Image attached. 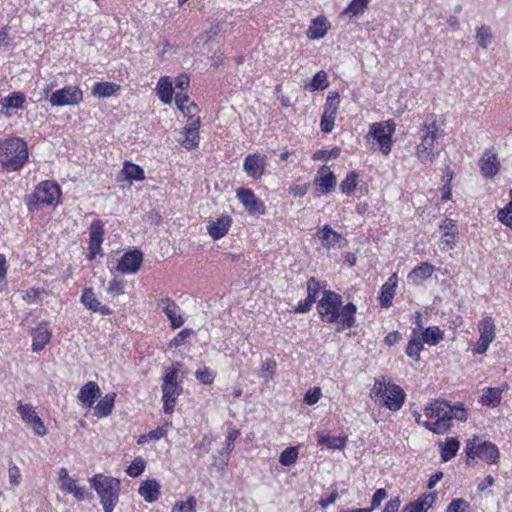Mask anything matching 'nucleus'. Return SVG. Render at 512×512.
Listing matches in <instances>:
<instances>
[{"label":"nucleus","instance_id":"f257e3e1","mask_svg":"<svg viewBox=\"0 0 512 512\" xmlns=\"http://www.w3.org/2000/svg\"><path fill=\"white\" fill-rule=\"evenodd\" d=\"M342 297L333 291H324L318 302V312L323 321L336 323V332H342L355 326L356 305L352 302L342 307Z\"/></svg>","mask_w":512,"mask_h":512},{"label":"nucleus","instance_id":"f03ea898","mask_svg":"<svg viewBox=\"0 0 512 512\" xmlns=\"http://www.w3.org/2000/svg\"><path fill=\"white\" fill-rule=\"evenodd\" d=\"M424 413L429 418H435L434 422H424L423 426L437 434H444L450 428V421L467 420V412L461 405L451 406L446 401L437 400L426 407Z\"/></svg>","mask_w":512,"mask_h":512},{"label":"nucleus","instance_id":"7ed1b4c3","mask_svg":"<svg viewBox=\"0 0 512 512\" xmlns=\"http://www.w3.org/2000/svg\"><path fill=\"white\" fill-rule=\"evenodd\" d=\"M423 134L421 141L416 147V157L422 164H428L439 156L440 151L435 144L440 137L436 116L430 114L426 117L421 128Z\"/></svg>","mask_w":512,"mask_h":512},{"label":"nucleus","instance_id":"20e7f679","mask_svg":"<svg viewBox=\"0 0 512 512\" xmlns=\"http://www.w3.org/2000/svg\"><path fill=\"white\" fill-rule=\"evenodd\" d=\"M28 160L27 143L19 137L0 142V163L9 171H18Z\"/></svg>","mask_w":512,"mask_h":512},{"label":"nucleus","instance_id":"39448f33","mask_svg":"<svg viewBox=\"0 0 512 512\" xmlns=\"http://www.w3.org/2000/svg\"><path fill=\"white\" fill-rule=\"evenodd\" d=\"M90 483L100 498L104 512H113L118 503L120 481L103 474H96L90 479Z\"/></svg>","mask_w":512,"mask_h":512},{"label":"nucleus","instance_id":"423d86ee","mask_svg":"<svg viewBox=\"0 0 512 512\" xmlns=\"http://www.w3.org/2000/svg\"><path fill=\"white\" fill-rule=\"evenodd\" d=\"M465 452L468 465H472L476 458L489 465L497 464L500 459L498 447L494 443L485 441L477 436L466 442Z\"/></svg>","mask_w":512,"mask_h":512},{"label":"nucleus","instance_id":"0eeeda50","mask_svg":"<svg viewBox=\"0 0 512 512\" xmlns=\"http://www.w3.org/2000/svg\"><path fill=\"white\" fill-rule=\"evenodd\" d=\"M371 392L376 397L383 399V404L391 411L399 410L404 401L406 394L399 385L390 383L385 377L376 379Z\"/></svg>","mask_w":512,"mask_h":512},{"label":"nucleus","instance_id":"6e6552de","mask_svg":"<svg viewBox=\"0 0 512 512\" xmlns=\"http://www.w3.org/2000/svg\"><path fill=\"white\" fill-rule=\"evenodd\" d=\"M61 190L57 183L53 181H43L36 186L34 193L30 194L25 202L29 211H35L40 204L48 206L59 203Z\"/></svg>","mask_w":512,"mask_h":512},{"label":"nucleus","instance_id":"1a4fd4ad","mask_svg":"<svg viewBox=\"0 0 512 512\" xmlns=\"http://www.w3.org/2000/svg\"><path fill=\"white\" fill-rule=\"evenodd\" d=\"M83 100V92L77 86H65L50 94L49 102L53 107L75 106Z\"/></svg>","mask_w":512,"mask_h":512},{"label":"nucleus","instance_id":"9d476101","mask_svg":"<svg viewBox=\"0 0 512 512\" xmlns=\"http://www.w3.org/2000/svg\"><path fill=\"white\" fill-rule=\"evenodd\" d=\"M496 326L492 316H485L478 324V331L480 334L479 340L473 348L474 354H485L489 348V345L495 340L496 337Z\"/></svg>","mask_w":512,"mask_h":512},{"label":"nucleus","instance_id":"9b49d317","mask_svg":"<svg viewBox=\"0 0 512 512\" xmlns=\"http://www.w3.org/2000/svg\"><path fill=\"white\" fill-rule=\"evenodd\" d=\"M394 132L395 124L391 121H386L372 124L369 133L378 142L381 151L388 155L391 151V137Z\"/></svg>","mask_w":512,"mask_h":512},{"label":"nucleus","instance_id":"f8f14e48","mask_svg":"<svg viewBox=\"0 0 512 512\" xmlns=\"http://www.w3.org/2000/svg\"><path fill=\"white\" fill-rule=\"evenodd\" d=\"M200 119L199 117L190 116L188 125L179 133L177 141L186 149L191 150L199 145Z\"/></svg>","mask_w":512,"mask_h":512},{"label":"nucleus","instance_id":"ddd939ff","mask_svg":"<svg viewBox=\"0 0 512 512\" xmlns=\"http://www.w3.org/2000/svg\"><path fill=\"white\" fill-rule=\"evenodd\" d=\"M267 165V156L261 153L248 154L243 162V170L253 179H260Z\"/></svg>","mask_w":512,"mask_h":512},{"label":"nucleus","instance_id":"4468645a","mask_svg":"<svg viewBox=\"0 0 512 512\" xmlns=\"http://www.w3.org/2000/svg\"><path fill=\"white\" fill-rule=\"evenodd\" d=\"M143 262V254L141 251L135 249L126 252L119 260L116 270L126 274L136 273Z\"/></svg>","mask_w":512,"mask_h":512},{"label":"nucleus","instance_id":"2eb2a0df","mask_svg":"<svg viewBox=\"0 0 512 512\" xmlns=\"http://www.w3.org/2000/svg\"><path fill=\"white\" fill-rule=\"evenodd\" d=\"M238 200L249 213L264 214L265 205L256 197L254 192L248 188H239L236 192Z\"/></svg>","mask_w":512,"mask_h":512},{"label":"nucleus","instance_id":"dca6fc26","mask_svg":"<svg viewBox=\"0 0 512 512\" xmlns=\"http://www.w3.org/2000/svg\"><path fill=\"white\" fill-rule=\"evenodd\" d=\"M317 236L321 241L323 247L330 249L338 246L342 248L346 245L347 241L339 233L334 231L329 225H325L317 232Z\"/></svg>","mask_w":512,"mask_h":512},{"label":"nucleus","instance_id":"f3484780","mask_svg":"<svg viewBox=\"0 0 512 512\" xmlns=\"http://www.w3.org/2000/svg\"><path fill=\"white\" fill-rule=\"evenodd\" d=\"M182 393L180 384H162V401L163 411L166 414H171L177 398Z\"/></svg>","mask_w":512,"mask_h":512},{"label":"nucleus","instance_id":"a211bd4d","mask_svg":"<svg viewBox=\"0 0 512 512\" xmlns=\"http://www.w3.org/2000/svg\"><path fill=\"white\" fill-rule=\"evenodd\" d=\"M89 258L92 259L101 250L104 227L100 220H94L90 225Z\"/></svg>","mask_w":512,"mask_h":512},{"label":"nucleus","instance_id":"6ab92c4d","mask_svg":"<svg viewBox=\"0 0 512 512\" xmlns=\"http://www.w3.org/2000/svg\"><path fill=\"white\" fill-rule=\"evenodd\" d=\"M81 302L91 311L99 312L102 315L111 314V310L108 306L103 305L95 296L93 290L91 288H85L82 296Z\"/></svg>","mask_w":512,"mask_h":512},{"label":"nucleus","instance_id":"aec40b11","mask_svg":"<svg viewBox=\"0 0 512 512\" xmlns=\"http://www.w3.org/2000/svg\"><path fill=\"white\" fill-rule=\"evenodd\" d=\"M330 29V23L324 16H318L311 21L306 31V36L312 40L323 38Z\"/></svg>","mask_w":512,"mask_h":512},{"label":"nucleus","instance_id":"412c9836","mask_svg":"<svg viewBox=\"0 0 512 512\" xmlns=\"http://www.w3.org/2000/svg\"><path fill=\"white\" fill-rule=\"evenodd\" d=\"M231 223L232 219L230 216L222 215L215 221L209 223L207 226L208 233L214 240H218L227 234Z\"/></svg>","mask_w":512,"mask_h":512},{"label":"nucleus","instance_id":"4be33fe9","mask_svg":"<svg viewBox=\"0 0 512 512\" xmlns=\"http://www.w3.org/2000/svg\"><path fill=\"white\" fill-rule=\"evenodd\" d=\"M101 396L99 385L94 381H89L82 386L78 393V399L87 407H91L95 400Z\"/></svg>","mask_w":512,"mask_h":512},{"label":"nucleus","instance_id":"5701e85b","mask_svg":"<svg viewBox=\"0 0 512 512\" xmlns=\"http://www.w3.org/2000/svg\"><path fill=\"white\" fill-rule=\"evenodd\" d=\"M315 183L321 188L322 193H330L336 186V177L327 166H323L318 171Z\"/></svg>","mask_w":512,"mask_h":512},{"label":"nucleus","instance_id":"b1692460","mask_svg":"<svg viewBox=\"0 0 512 512\" xmlns=\"http://www.w3.org/2000/svg\"><path fill=\"white\" fill-rule=\"evenodd\" d=\"M160 488V484L155 479L145 480L140 484L138 493L146 502L153 503L158 500L161 494Z\"/></svg>","mask_w":512,"mask_h":512},{"label":"nucleus","instance_id":"393cba45","mask_svg":"<svg viewBox=\"0 0 512 512\" xmlns=\"http://www.w3.org/2000/svg\"><path fill=\"white\" fill-rule=\"evenodd\" d=\"M435 268L433 265L424 262L419 266L415 267L409 274L408 279L412 281L414 284H420L424 280L430 278L434 272Z\"/></svg>","mask_w":512,"mask_h":512},{"label":"nucleus","instance_id":"a878e982","mask_svg":"<svg viewBox=\"0 0 512 512\" xmlns=\"http://www.w3.org/2000/svg\"><path fill=\"white\" fill-rule=\"evenodd\" d=\"M481 171L486 177H493L499 170V161L495 154L485 153L480 160Z\"/></svg>","mask_w":512,"mask_h":512},{"label":"nucleus","instance_id":"bb28decb","mask_svg":"<svg viewBox=\"0 0 512 512\" xmlns=\"http://www.w3.org/2000/svg\"><path fill=\"white\" fill-rule=\"evenodd\" d=\"M32 335H33L32 350L34 352H39V351L43 350L51 338V333L42 325H39L33 331Z\"/></svg>","mask_w":512,"mask_h":512},{"label":"nucleus","instance_id":"cd10ccee","mask_svg":"<svg viewBox=\"0 0 512 512\" xmlns=\"http://www.w3.org/2000/svg\"><path fill=\"white\" fill-rule=\"evenodd\" d=\"M157 95L163 103H171L173 98V87L169 77L163 76L159 79L157 83Z\"/></svg>","mask_w":512,"mask_h":512},{"label":"nucleus","instance_id":"c85d7f7f","mask_svg":"<svg viewBox=\"0 0 512 512\" xmlns=\"http://www.w3.org/2000/svg\"><path fill=\"white\" fill-rule=\"evenodd\" d=\"M116 394H106L95 406L94 414L99 417H106L111 414Z\"/></svg>","mask_w":512,"mask_h":512},{"label":"nucleus","instance_id":"c756f323","mask_svg":"<svg viewBox=\"0 0 512 512\" xmlns=\"http://www.w3.org/2000/svg\"><path fill=\"white\" fill-rule=\"evenodd\" d=\"M120 89V85L112 82H96L92 88V94L99 98L110 97Z\"/></svg>","mask_w":512,"mask_h":512},{"label":"nucleus","instance_id":"7c9ffc66","mask_svg":"<svg viewBox=\"0 0 512 512\" xmlns=\"http://www.w3.org/2000/svg\"><path fill=\"white\" fill-rule=\"evenodd\" d=\"M423 341L422 339L418 336L417 334V331L414 329L413 332H412V337L411 339L409 340L408 342V345L406 347V354L416 360V361H419L420 360V353L423 349Z\"/></svg>","mask_w":512,"mask_h":512},{"label":"nucleus","instance_id":"2f4dec72","mask_svg":"<svg viewBox=\"0 0 512 512\" xmlns=\"http://www.w3.org/2000/svg\"><path fill=\"white\" fill-rule=\"evenodd\" d=\"M175 103L178 109L188 117L194 116V113L197 111V105L193 102H190L188 95L182 92L176 94Z\"/></svg>","mask_w":512,"mask_h":512},{"label":"nucleus","instance_id":"473e14b6","mask_svg":"<svg viewBox=\"0 0 512 512\" xmlns=\"http://www.w3.org/2000/svg\"><path fill=\"white\" fill-rule=\"evenodd\" d=\"M460 447V442L454 438L450 437L446 440V442L441 445V458L443 462L450 461L457 454Z\"/></svg>","mask_w":512,"mask_h":512},{"label":"nucleus","instance_id":"72a5a7b5","mask_svg":"<svg viewBox=\"0 0 512 512\" xmlns=\"http://www.w3.org/2000/svg\"><path fill=\"white\" fill-rule=\"evenodd\" d=\"M422 341L429 345H437L444 339V332L437 326H430L422 332Z\"/></svg>","mask_w":512,"mask_h":512},{"label":"nucleus","instance_id":"f704fd0d","mask_svg":"<svg viewBox=\"0 0 512 512\" xmlns=\"http://www.w3.org/2000/svg\"><path fill=\"white\" fill-rule=\"evenodd\" d=\"M25 102V96L20 92H13L8 96L0 99V106L3 109H19Z\"/></svg>","mask_w":512,"mask_h":512},{"label":"nucleus","instance_id":"c9c22d12","mask_svg":"<svg viewBox=\"0 0 512 512\" xmlns=\"http://www.w3.org/2000/svg\"><path fill=\"white\" fill-rule=\"evenodd\" d=\"M396 282H386L381 287L379 301L382 307L388 308L392 305V300L395 295Z\"/></svg>","mask_w":512,"mask_h":512},{"label":"nucleus","instance_id":"e433bc0d","mask_svg":"<svg viewBox=\"0 0 512 512\" xmlns=\"http://www.w3.org/2000/svg\"><path fill=\"white\" fill-rule=\"evenodd\" d=\"M347 437L346 436H328V435H320L318 438L319 445H325L329 449H343L346 446Z\"/></svg>","mask_w":512,"mask_h":512},{"label":"nucleus","instance_id":"4c0bfd02","mask_svg":"<svg viewBox=\"0 0 512 512\" xmlns=\"http://www.w3.org/2000/svg\"><path fill=\"white\" fill-rule=\"evenodd\" d=\"M121 173L129 181H132V180L141 181L145 177L144 170L140 166L130 163V162H125Z\"/></svg>","mask_w":512,"mask_h":512},{"label":"nucleus","instance_id":"58836bf2","mask_svg":"<svg viewBox=\"0 0 512 512\" xmlns=\"http://www.w3.org/2000/svg\"><path fill=\"white\" fill-rule=\"evenodd\" d=\"M368 4L369 0H352L350 4L344 9L343 14L349 16L350 18L359 17L365 12Z\"/></svg>","mask_w":512,"mask_h":512},{"label":"nucleus","instance_id":"ea45409f","mask_svg":"<svg viewBox=\"0 0 512 512\" xmlns=\"http://www.w3.org/2000/svg\"><path fill=\"white\" fill-rule=\"evenodd\" d=\"M329 86L327 73L323 70L317 72L311 82L305 84V89L309 91H316L319 89H325Z\"/></svg>","mask_w":512,"mask_h":512},{"label":"nucleus","instance_id":"a19ab883","mask_svg":"<svg viewBox=\"0 0 512 512\" xmlns=\"http://www.w3.org/2000/svg\"><path fill=\"white\" fill-rule=\"evenodd\" d=\"M164 313L169 319L170 325L173 329L181 327L185 322L184 315L178 305H175L174 308L171 307L170 309L165 307Z\"/></svg>","mask_w":512,"mask_h":512},{"label":"nucleus","instance_id":"79ce46f5","mask_svg":"<svg viewBox=\"0 0 512 512\" xmlns=\"http://www.w3.org/2000/svg\"><path fill=\"white\" fill-rule=\"evenodd\" d=\"M502 390L500 388H488L482 395V404L496 407L501 402Z\"/></svg>","mask_w":512,"mask_h":512},{"label":"nucleus","instance_id":"37998d69","mask_svg":"<svg viewBox=\"0 0 512 512\" xmlns=\"http://www.w3.org/2000/svg\"><path fill=\"white\" fill-rule=\"evenodd\" d=\"M239 436V431L237 430H232L229 432V434L227 435V444H226V448L223 449L222 451H220V464L222 466H225L228 464V461H229V454L230 452L233 450L234 448V442L235 440L237 439V437Z\"/></svg>","mask_w":512,"mask_h":512},{"label":"nucleus","instance_id":"c03bdc74","mask_svg":"<svg viewBox=\"0 0 512 512\" xmlns=\"http://www.w3.org/2000/svg\"><path fill=\"white\" fill-rule=\"evenodd\" d=\"M339 103V94L337 92H330L324 105V114H327V117H336Z\"/></svg>","mask_w":512,"mask_h":512},{"label":"nucleus","instance_id":"a18cd8bd","mask_svg":"<svg viewBox=\"0 0 512 512\" xmlns=\"http://www.w3.org/2000/svg\"><path fill=\"white\" fill-rule=\"evenodd\" d=\"M299 449L296 446L288 447L279 456V462L283 466H292L296 463Z\"/></svg>","mask_w":512,"mask_h":512},{"label":"nucleus","instance_id":"49530a36","mask_svg":"<svg viewBox=\"0 0 512 512\" xmlns=\"http://www.w3.org/2000/svg\"><path fill=\"white\" fill-rule=\"evenodd\" d=\"M195 377L199 382L208 385L213 383L216 377V372L209 367L204 366L196 370Z\"/></svg>","mask_w":512,"mask_h":512},{"label":"nucleus","instance_id":"de8ad7c7","mask_svg":"<svg viewBox=\"0 0 512 512\" xmlns=\"http://www.w3.org/2000/svg\"><path fill=\"white\" fill-rule=\"evenodd\" d=\"M17 411L21 415L23 421H25L28 424L39 417L31 404L19 403Z\"/></svg>","mask_w":512,"mask_h":512},{"label":"nucleus","instance_id":"09e8293b","mask_svg":"<svg viewBox=\"0 0 512 512\" xmlns=\"http://www.w3.org/2000/svg\"><path fill=\"white\" fill-rule=\"evenodd\" d=\"M358 174L350 172L346 178L340 183V189L344 194L350 195L357 186Z\"/></svg>","mask_w":512,"mask_h":512},{"label":"nucleus","instance_id":"8fccbe9b","mask_svg":"<svg viewBox=\"0 0 512 512\" xmlns=\"http://www.w3.org/2000/svg\"><path fill=\"white\" fill-rule=\"evenodd\" d=\"M276 369V362L273 359H266L262 362L259 376L266 382L272 379Z\"/></svg>","mask_w":512,"mask_h":512},{"label":"nucleus","instance_id":"3c124183","mask_svg":"<svg viewBox=\"0 0 512 512\" xmlns=\"http://www.w3.org/2000/svg\"><path fill=\"white\" fill-rule=\"evenodd\" d=\"M476 39L478 41V44L482 48H487V46L492 41V33L489 27L482 26L477 29Z\"/></svg>","mask_w":512,"mask_h":512},{"label":"nucleus","instance_id":"603ef678","mask_svg":"<svg viewBox=\"0 0 512 512\" xmlns=\"http://www.w3.org/2000/svg\"><path fill=\"white\" fill-rule=\"evenodd\" d=\"M181 364L176 362L172 367L165 370L163 376V384H179L177 381L178 373L180 371Z\"/></svg>","mask_w":512,"mask_h":512},{"label":"nucleus","instance_id":"864d4df0","mask_svg":"<svg viewBox=\"0 0 512 512\" xmlns=\"http://www.w3.org/2000/svg\"><path fill=\"white\" fill-rule=\"evenodd\" d=\"M145 469V461L141 457L135 458L130 466L126 469V473L131 477H138Z\"/></svg>","mask_w":512,"mask_h":512},{"label":"nucleus","instance_id":"5fc2aeb1","mask_svg":"<svg viewBox=\"0 0 512 512\" xmlns=\"http://www.w3.org/2000/svg\"><path fill=\"white\" fill-rule=\"evenodd\" d=\"M196 499L193 496L188 497L184 502L176 503L172 512H195Z\"/></svg>","mask_w":512,"mask_h":512},{"label":"nucleus","instance_id":"6e6d98bb","mask_svg":"<svg viewBox=\"0 0 512 512\" xmlns=\"http://www.w3.org/2000/svg\"><path fill=\"white\" fill-rule=\"evenodd\" d=\"M125 281L114 277L108 284L107 291L113 295H121L124 293Z\"/></svg>","mask_w":512,"mask_h":512},{"label":"nucleus","instance_id":"4d7b16f0","mask_svg":"<svg viewBox=\"0 0 512 512\" xmlns=\"http://www.w3.org/2000/svg\"><path fill=\"white\" fill-rule=\"evenodd\" d=\"M340 154V151L338 148H334L330 151L327 150H317L314 152L312 158L313 160H322V161H328L331 158H337Z\"/></svg>","mask_w":512,"mask_h":512},{"label":"nucleus","instance_id":"13d9d810","mask_svg":"<svg viewBox=\"0 0 512 512\" xmlns=\"http://www.w3.org/2000/svg\"><path fill=\"white\" fill-rule=\"evenodd\" d=\"M9 483L18 486L21 483V472L18 466L10 464L8 468Z\"/></svg>","mask_w":512,"mask_h":512},{"label":"nucleus","instance_id":"bf43d9fd","mask_svg":"<svg viewBox=\"0 0 512 512\" xmlns=\"http://www.w3.org/2000/svg\"><path fill=\"white\" fill-rule=\"evenodd\" d=\"M435 501V494L429 493L424 494L418 501H415L414 503L418 508L423 509L425 512L432 506V504Z\"/></svg>","mask_w":512,"mask_h":512},{"label":"nucleus","instance_id":"052dcab7","mask_svg":"<svg viewBox=\"0 0 512 512\" xmlns=\"http://www.w3.org/2000/svg\"><path fill=\"white\" fill-rule=\"evenodd\" d=\"M321 289L320 283L315 280V278H310L307 282V292L308 298L312 299L314 302L318 297V293Z\"/></svg>","mask_w":512,"mask_h":512},{"label":"nucleus","instance_id":"680f3d73","mask_svg":"<svg viewBox=\"0 0 512 512\" xmlns=\"http://www.w3.org/2000/svg\"><path fill=\"white\" fill-rule=\"evenodd\" d=\"M322 395L321 389L319 387H315L307 391L304 396V402L308 405L316 404Z\"/></svg>","mask_w":512,"mask_h":512},{"label":"nucleus","instance_id":"e2e57ef3","mask_svg":"<svg viewBox=\"0 0 512 512\" xmlns=\"http://www.w3.org/2000/svg\"><path fill=\"white\" fill-rule=\"evenodd\" d=\"M469 504L464 499L458 498L453 500L447 507L446 512H464Z\"/></svg>","mask_w":512,"mask_h":512},{"label":"nucleus","instance_id":"0e129e2a","mask_svg":"<svg viewBox=\"0 0 512 512\" xmlns=\"http://www.w3.org/2000/svg\"><path fill=\"white\" fill-rule=\"evenodd\" d=\"M191 333L192 330L187 328L183 329L169 342V346L175 348L181 346L184 341L191 335Z\"/></svg>","mask_w":512,"mask_h":512},{"label":"nucleus","instance_id":"69168bd1","mask_svg":"<svg viewBox=\"0 0 512 512\" xmlns=\"http://www.w3.org/2000/svg\"><path fill=\"white\" fill-rule=\"evenodd\" d=\"M387 497V492L385 489L380 488L375 491L371 499V507L369 509L375 510L381 504V502Z\"/></svg>","mask_w":512,"mask_h":512},{"label":"nucleus","instance_id":"338daca9","mask_svg":"<svg viewBox=\"0 0 512 512\" xmlns=\"http://www.w3.org/2000/svg\"><path fill=\"white\" fill-rule=\"evenodd\" d=\"M335 118L334 116L327 117V114L323 113L320 123L321 130L325 133H330L334 128Z\"/></svg>","mask_w":512,"mask_h":512},{"label":"nucleus","instance_id":"774afa93","mask_svg":"<svg viewBox=\"0 0 512 512\" xmlns=\"http://www.w3.org/2000/svg\"><path fill=\"white\" fill-rule=\"evenodd\" d=\"M401 502L399 498L390 499L386 504L382 512H397Z\"/></svg>","mask_w":512,"mask_h":512}]
</instances>
